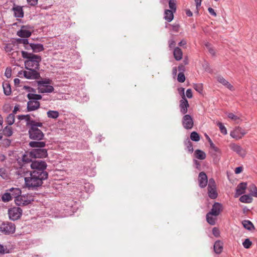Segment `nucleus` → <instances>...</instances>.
<instances>
[{"instance_id": "1", "label": "nucleus", "mask_w": 257, "mask_h": 257, "mask_svg": "<svg viewBox=\"0 0 257 257\" xmlns=\"http://www.w3.org/2000/svg\"><path fill=\"white\" fill-rule=\"evenodd\" d=\"M29 146L36 148L29 153L32 158H45L48 156L47 150L43 148L46 146L45 142H30Z\"/></svg>"}, {"instance_id": "2", "label": "nucleus", "mask_w": 257, "mask_h": 257, "mask_svg": "<svg viewBox=\"0 0 257 257\" xmlns=\"http://www.w3.org/2000/svg\"><path fill=\"white\" fill-rule=\"evenodd\" d=\"M21 53L22 57L27 59L24 62L26 69L32 68L39 70L40 63L42 60L40 56L25 51H22Z\"/></svg>"}, {"instance_id": "3", "label": "nucleus", "mask_w": 257, "mask_h": 257, "mask_svg": "<svg viewBox=\"0 0 257 257\" xmlns=\"http://www.w3.org/2000/svg\"><path fill=\"white\" fill-rule=\"evenodd\" d=\"M30 177L25 178V183L29 188L36 189L41 186L43 184V181L46 180L48 178L43 177L35 172H31Z\"/></svg>"}, {"instance_id": "4", "label": "nucleus", "mask_w": 257, "mask_h": 257, "mask_svg": "<svg viewBox=\"0 0 257 257\" xmlns=\"http://www.w3.org/2000/svg\"><path fill=\"white\" fill-rule=\"evenodd\" d=\"M47 167V165L45 161L43 160H35L31 164V167L33 170L31 172H35L38 173L40 176L42 175L43 177L48 178V173L45 170Z\"/></svg>"}, {"instance_id": "5", "label": "nucleus", "mask_w": 257, "mask_h": 257, "mask_svg": "<svg viewBox=\"0 0 257 257\" xmlns=\"http://www.w3.org/2000/svg\"><path fill=\"white\" fill-rule=\"evenodd\" d=\"M42 126L43 123L39 122L29 128L28 134L30 139L36 140V142H41L40 141L42 140L44 138V134L41 130L38 128V127H41Z\"/></svg>"}, {"instance_id": "6", "label": "nucleus", "mask_w": 257, "mask_h": 257, "mask_svg": "<svg viewBox=\"0 0 257 257\" xmlns=\"http://www.w3.org/2000/svg\"><path fill=\"white\" fill-rule=\"evenodd\" d=\"M27 69L28 71L20 72L19 74L21 75L23 73L26 78L30 79H38L41 77L40 73L38 72L39 70L32 68Z\"/></svg>"}, {"instance_id": "7", "label": "nucleus", "mask_w": 257, "mask_h": 257, "mask_svg": "<svg viewBox=\"0 0 257 257\" xmlns=\"http://www.w3.org/2000/svg\"><path fill=\"white\" fill-rule=\"evenodd\" d=\"M15 229V224L12 222H4L0 226V231L6 235L14 233Z\"/></svg>"}, {"instance_id": "8", "label": "nucleus", "mask_w": 257, "mask_h": 257, "mask_svg": "<svg viewBox=\"0 0 257 257\" xmlns=\"http://www.w3.org/2000/svg\"><path fill=\"white\" fill-rule=\"evenodd\" d=\"M8 214L10 219L12 220L19 219L22 214V209L18 207H14L9 209Z\"/></svg>"}, {"instance_id": "9", "label": "nucleus", "mask_w": 257, "mask_h": 257, "mask_svg": "<svg viewBox=\"0 0 257 257\" xmlns=\"http://www.w3.org/2000/svg\"><path fill=\"white\" fill-rule=\"evenodd\" d=\"M33 201L31 196L28 195H20L17 199H15V203L18 206H25L31 203Z\"/></svg>"}, {"instance_id": "10", "label": "nucleus", "mask_w": 257, "mask_h": 257, "mask_svg": "<svg viewBox=\"0 0 257 257\" xmlns=\"http://www.w3.org/2000/svg\"><path fill=\"white\" fill-rule=\"evenodd\" d=\"M183 127L186 130L191 129L194 125V121L192 117L189 114H185L182 120Z\"/></svg>"}, {"instance_id": "11", "label": "nucleus", "mask_w": 257, "mask_h": 257, "mask_svg": "<svg viewBox=\"0 0 257 257\" xmlns=\"http://www.w3.org/2000/svg\"><path fill=\"white\" fill-rule=\"evenodd\" d=\"M246 133V131L241 127L237 126L233 131L231 132L230 136L236 140H239L242 138Z\"/></svg>"}, {"instance_id": "12", "label": "nucleus", "mask_w": 257, "mask_h": 257, "mask_svg": "<svg viewBox=\"0 0 257 257\" xmlns=\"http://www.w3.org/2000/svg\"><path fill=\"white\" fill-rule=\"evenodd\" d=\"M223 210L222 204L219 202H215L209 211V214H212L215 217L218 216Z\"/></svg>"}, {"instance_id": "13", "label": "nucleus", "mask_w": 257, "mask_h": 257, "mask_svg": "<svg viewBox=\"0 0 257 257\" xmlns=\"http://www.w3.org/2000/svg\"><path fill=\"white\" fill-rule=\"evenodd\" d=\"M230 149L233 151L236 152L238 155L244 157L246 155V151L241 146L234 143H231L229 145Z\"/></svg>"}, {"instance_id": "14", "label": "nucleus", "mask_w": 257, "mask_h": 257, "mask_svg": "<svg viewBox=\"0 0 257 257\" xmlns=\"http://www.w3.org/2000/svg\"><path fill=\"white\" fill-rule=\"evenodd\" d=\"M198 182L199 186L201 188H204L207 186L208 178L205 172H201L199 174Z\"/></svg>"}, {"instance_id": "15", "label": "nucleus", "mask_w": 257, "mask_h": 257, "mask_svg": "<svg viewBox=\"0 0 257 257\" xmlns=\"http://www.w3.org/2000/svg\"><path fill=\"white\" fill-rule=\"evenodd\" d=\"M40 106V103L38 101L29 100L27 102V111H32L38 109Z\"/></svg>"}, {"instance_id": "16", "label": "nucleus", "mask_w": 257, "mask_h": 257, "mask_svg": "<svg viewBox=\"0 0 257 257\" xmlns=\"http://www.w3.org/2000/svg\"><path fill=\"white\" fill-rule=\"evenodd\" d=\"M189 104L186 98H183L180 100L179 107L180 112L183 114H186L188 111Z\"/></svg>"}, {"instance_id": "17", "label": "nucleus", "mask_w": 257, "mask_h": 257, "mask_svg": "<svg viewBox=\"0 0 257 257\" xmlns=\"http://www.w3.org/2000/svg\"><path fill=\"white\" fill-rule=\"evenodd\" d=\"M14 16L16 18H22L24 17V11L22 7L14 5L12 8Z\"/></svg>"}, {"instance_id": "18", "label": "nucleus", "mask_w": 257, "mask_h": 257, "mask_svg": "<svg viewBox=\"0 0 257 257\" xmlns=\"http://www.w3.org/2000/svg\"><path fill=\"white\" fill-rule=\"evenodd\" d=\"M38 92L39 93H51L54 90V87L51 85H44V86H38Z\"/></svg>"}, {"instance_id": "19", "label": "nucleus", "mask_w": 257, "mask_h": 257, "mask_svg": "<svg viewBox=\"0 0 257 257\" xmlns=\"http://www.w3.org/2000/svg\"><path fill=\"white\" fill-rule=\"evenodd\" d=\"M217 80L219 83H221L222 85L225 86L230 90H234L233 86L230 83H229L226 80H225L222 76H217Z\"/></svg>"}, {"instance_id": "20", "label": "nucleus", "mask_w": 257, "mask_h": 257, "mask_svg": "<svg viewBox=\"0 0 257 257\" xmlns=\"http://www.w3.org/2000/svg\"><path fill=\"white\" fill-rule=\"evenodd\" d=\"M25 27L26 26H23L21 29L17 32V35L21 38H28L32 34L30 31L24 29Z\"/></svg>"}, {"instance_id": "21", "label": "nucleus", "mask_w": 257, "mask_h": 257, "mask_svg": "<svg viewBox=\"0 0 257 257\" xmlns=\"http://www.w3.org/2000/svg\"><path fill=\"white\" fill-rule=\"evenodd\" d=\"M214 250L217 254H220L223 249V243L221 241L218 240L216 241L214 244Z\"/></svg>"}, {"instance_id": "22", "label": "nucleus", "mask_w": 257, "mask_h": 257, "mask_svg": "<svg viewBox=\"0 0 257 257\" xmlns=\"http://www.w3.org/2000/svg\"><path fill=\"white\" fill-rule=\"evenodd\" d=\"M208 195L212 199H216L218 197V193L216 190V187L209 188L207 187Z\"/></svg>"}, {"instance_id": "23", "label": "nucleus", "mask_w": 257, "mask_h": 257, "mask_svg": "<svg viewBox=\"0 0 257 257\" xmlns=\"http://www.w3.org/2000/svg\"><path fill=\"white\" fill-rule=\"evenodd\" d=\"M247 187V183L242 182L239 184L236 189V194L238 195H241L244 193V190Z\"/></svg>"}, {"instance_id": "24", "label": "nucleus", "mask_w": 257, "mask_h": 257, "mask_svg": "<svg viewBox=\"0 0 257 257\" xmlns=\"http://www.w3.org/2000/svg\"><path fill=\"white\" fill-rule=\"evenodd\" d=\"M173 55L175 59L177 61H179L182 58L183 53L180 48L176 47L174 49Z\"/></svg>"}, {"instance_id": "25", "label": "nucleus", "mask_w": 257, "mask_h": 257, "mask_svg": "<svg viewBox=\"0 0 257 257\" xmlns=\"http://www.w3.org/2000/svg\"><path fill=\"white\" fill-rule=\"evenodd\" d=\"M9 190L11 192L12 198L14 197L15 199H17L22 193L21 190L18 188H11Z\"/></svg>"}, {"instance_id": "26", "label": "nucleus", "mask_w": 257, "mask_h": 257, "mask_svg": "<svg viewBox=\"0 0 257 257\" xmlns=\"http://www.w3.org/2000/svg\"><path fill=\"white\" fill-rule=\"evenodd\" d=\"M174 13L170 10H166L164 13V19L168 22H171L174 18Z\"/></svg>"}, {"instance_id": "27", "label": "nucleus", "mask_w": 257, "mask_h": 257, "mask_svg": "<svg viewBox=\"0 0 257 257\" xmlns=\"http://www.w3.org/2000/svg\"><path fill=\"white\" fill-rule=\"evenodd\" d=\"M4 92L6 95L9 96L12 93L10 84L8 82H4L3 83Z\"/></svg>"}, {"instance_id": "28", "label": "nucleus", "mask_w": 257, "mask_h": 257, "mask_svg": "<svg viewBox=\"0 0 257 257\" xmlns=\"http://www.w3.org/2000/svg\"><path fill=\"white\" fill-rule=\"evenodd\" d=\"M25 119L26 121V126H28V128H30L31 126L35 125L36 123L39 122L32 119L30 114L26 115Z\"/></svg>"}, {"instance_id": "29", "label": "nucleus", "mask_w": 257, "mask_h": 257, "mask_svg": "<svg viewBox=\"0 0 257 257\" xmlns=\"http://www.w3.org/2000/svg\"><path fill=\"white\" fill-rule=\"evenodd\" d=\"M32 51L34 53H38L44 50V46L41 44L32 43Z\"/></svg>"}, {"instance_id": "30", "label": "nucleus", "mask_w": 257, "mask_h": 257, "mask_svg": "<svg viewBox=\"0 0 257 257\" xmlns=\"http://www.w3.org/2000/svg\"><path fill=\"white\" fill-rule=\"evenodd\" d=\"M216 217L214 216L212 214H209V212L206 214V218L207 222L211 225H214L216 223L217 220Z\"/></svg>"}, {"instance_id": "31", "label": "nucleus", "mask_w": 257, "mask_h": 257, "mask_svg": "<svg viewBox=\"0 0 257 257\" xmlns=\"http://www.w3.org/2000/svg\"><path fill=\"white\" fill-rule=\"evenodd\" d=\"M194 156L196 158L199 160H204L206 158V154L201 150H196L194 153Z\"/></svg>"}, {"instance_id": "32", "label": "nucleus", "mask_w": 257, "mask_h": 257, "mask_svg": "<svg viewBox=\"0 0 257 257\" xmlns=\"http://www.w3.org/2000/svg\"><path fill=\"white\" fill-rule=\"evenodd\" d=\"M27 98L30 100L38 101L42 99V96L40 94L28 93Z\"/></svg>"}, {"instance_id": "33", "label": "nucleus", "mask_w": 257, "mask_h": 257, "mask_svg": "<svg viewBox=\"0 0 257 257\" xmlns=\"http://www.w3.org/2000/svg\"><path fill=\"white\" fill-rule=\"evenodd\" d=\"M47 114L49 118L53 119H56L59 116V112L56 110H49Z\"/></svg>"}, {"instance_id": "34", "label": "nucleus", "mask_w": 257, "mask_h": 257, "mask_svg": "<svg viewBox=\"0 0 257 257\" xmlns=\"http://www.w3.org/2000/svg\"><path fill=\"white\" fill-rule=\"evenodd\" d=\"M252 199L251 197L249 195H243L241 196L239 198V200L240 202L246 203H249L251 202Z\"/></svg>"}, {"instance_id": "35", "label": "nucleus", "mask_w": 257, "mask_h": 257, "mask_svg": "<svg viewBox=\"0 0 257 257\" xmlns=\"http://www.w3.org/2000/svg\"><path fill=\"white\" fill-rule=\"evenodd\" d=\"M184 144H185V146L186 147L188 152L190 153H192L194 150H193V148L192 143L190 141V140L189 139H187L184 141Z\"/></svg>"}, {"instance_id": "36", "label": "nucleus", "mask_w": 257, "mask_h": 257, "mask_svg": "<svg viewBox=\"0 0 257 257\" xmlns=\"http://www.w3.org/2000/svg\"><path fill=\"white\" fill-rule=\"evenodd\" d=\"M243 227L247 230H251L252 228H254V226L249 220H243L242 222Z\"/></svg>"}, {"instance_id": "37", "label": "nucleus", "mask_w": 257, "mask_h": 257, "mask_svg": "<svg viewBox=\"0 0 257 257\" xmlns=\"http://www.w3.org/2000/svg\"><path fill=\"white\" fill-rule=\"evenodd\" d=\"M3 135L6 137H10L13 134L12 128L9 126H6L3 131Z\"/></svg>"}, {"instance_id": "38", "label": "nucleus", "mask_w": 257, "mask_h": 257, "mask_svg": "<svg viewBox=\"0 0 257 257\" xmlns=\"http://www.w3.org/2000/svg\"><path fill=\"white\" fill-rule=\"evenodd\" d=\"M29 152H27L25 154H24L22 156V161L24 163H28L30 162H32L33 161L32 160L31 157H30L29 154Z\"/></svg>"}, {"instance_id": "39", "label": "nucleus", "mask_w": 257, "mask_h": 257, "mask_svg": "<svg viewBox=\"0 0 257 257\" xmlns=\"http://www.w3.org/2000/svg\"><path fill=\"white\" fill-rule=\"evenodd\" d=\"M2 200L4 202H7L12 200V196L10 193H5L2 197Z\"/></svg>"}, {"instance_id": "40", "label": "nucleus", "mask_w": 257, "mask_h": 257, "mask_svg": "<svg viewBox=\"0 0 257 257\" xmlns=\"http://www.w3.org/2000/svg\"><path fill=\"white\" fill-rule=\"evenodd\" d=\"M52 81L48 78L45 79L43 80H40L37 81L38 86H44V85H47V84H51L52 83Z\"/></svg>"}, {"instance_id": "41", "label": "nucleus", "mask_w": 257, "mask_h": 257, "mask_svg": "<svg viewBox=\"0 0 257 257\" xmlns=\"http://www.w3.org/2000/svg\"><path fill=\"white\" fill-rule=\"evenodd\" d=\"M0 176L5 180L9 179V175L6 169L4 168H0Z\"/></svg>"}, {"instance_id": "42", "label": "nucleus", "mask_w": 257, "mask_h": 257, "mask_svg": "<svg viewBox=\"0 0 257 257\" xmlns=\"http://www.w3.org/2000/svg\"><path fill=\"white\" fill-rule=\"evenodd\" d=\"M190 139L195 142H198L200 137L199 134L196 132H193L190 134Z\"/></svg>"}, {"instance_id": "43", "label": "nucleus", "mask_w": 257, "mask_h": 257, "mask_svg": "<svg viewBox=\"0 0 257 257\" xmlns=\"http://www.w3.org/2000/svg\"><path fill=\"white\" fill-rule=\"evenodd\" d=\"M15 115L13 113L9 114L7 117L6 121L9 125L13 124L15 122Z\"/></svg>"}, {"instance_id": "44", "label": "nucleus", "mask_w": 257, "mask_h": 257, "mask_svg": "<svg viewBox=\"0 0 257 257\" xmlns=\"http://www.w3.org/2000/svg\"><path fill=\"white\" fill-rule=\"evenodd\" d=\"M169 7L173 12H176V0H169Z\"/></svg>"}, {"instance_id": "45", "label": "nucleus", "mask_w": 257, "mask_h": 257, "mask_svg": "<svg viewBox=\"0 0 257 257\" xmlns=\"http://www.w3.org/2000/svg\"><path fill=\"white\" fill-rule=\"evenodd\" d=\"M252 244V242L249 239L246 238L243 242L242 245L245 248H249Z\"/></svg>"}, {"instance_id": "46", "label": "nucleus", "mask_w": 257, "mask_h": 257, "mask_svg": "<svg viewBox=\"0 0 257 257\" xmlns=\"http://www.w3.org/2000/svg\"><path fill=\"white\" fill-rule=\"evenodd\" d=\"M27 38H18L16 39V42L19 44H23V46L27 44V43L29 42V40L26 39Z\"/></svg>"}, {"instance_id": "47", "label": "nucleus", "mask_w": 257, "mask_h": 257, "mask_svg": "<svg viewBox=\"0 0 257 257\" xmlns=\"http://www.w3.org/2000/svg\"><path fill=\"white\" fill-rule=\"evenodd\" d=\"M208 142L209 143L210 148L212 150H213L214 151H215V152H220L219 149L215 146V145L213 144V143L212 142L211 140L210 139V138H208Z\"/></svg>"}, {"instance_id": "48", "label": "nucleus", "mask_w": 257, "mask_h": 257, "mask_svg": "<svg viewBox=\"0 0 257 257\" xmlns=\"http://www.w3.org/2000/svg\"><path fill=\"white\" fill-rule=\"evenodd\" d=\"M193 88L194 89L201 93L203 91V86L202 84H195L194 85Z\"/></svg>"}, {"instance_id": "49", "label": "nucleus", "mask_w": 257, "mask_h": 257, "mask_svg": "<svg viewBox=\"0 0 257 257\" xmlns=\"http://www.w3.org/2000/svg\"><path fill=\"white\" fill-rule=\"evenodd\" d=\"M218 127H219L220 131L221 133L223 135L227 134V130L225 127L223 125V124L221 122H218L217 124Z\"/></svg>"}, {"instance_id": "50", "label": "nucleus", "mask_w": 257, "mask_h": 257, "mask_svg": "<svg viewBox=\"0 0 257 257\" xmlns=\"http://www.w3.org/2000/svg\"><path fill=\"white\" fill-rule=\"evenodd\" d=\"M8 253H9V250L7 247L0 244V254H4Z\"/></svg>"}, {"instance_id": "51", "label": "nucleus", "mask_w": 257, "mask_h": 257, "mask_svg": "<svg viewBox=\"0 0 257 257\" xmlns=\"http://www.w3.org/2000/svg\"><path fill=\"white\" fill-rule=\"evenodd\" d=\"M177 80L179 82H184L185 81V76L184 73H179Z\"/></svg>"}, {"instance_id": "52", "label": "nucleus", "mask_w": 257, "mask_h": 257, "mask_svg": "<svg viewBox=\"0 0 257 257\" xmlns=\"http://www.w3.org/2000/svg\"><path fill=\"white\" fill-rule=\"evenodd\" d=\"M14 46H13L11 44H8L5 47V51L8 53H10L12 51L14 50L13 48Z\"/></svg>"}, {"instance_id": "53", "label": "nucleus", "mask_w": 257, "mask_h": 257, "mask_svg": "<svg viewBox=\"0 0 257 257\" xmlns=\"http://www.w3.org/2000/svg\"><path fill=\"white\" fill-rule=\"evenodd\" d=\"M216 187V183L213 178H210L208 181V187Z\"/></svg>"}, {"instance_id": "54", "label": "nucleus", "mask_w": 257, "mask_h": 257, "mask_svg": "<svg viewBox=\"0 0 257 257\" xmlns=\"http://www.w3.org/2000/svg\"><path fill=\"white\" fill-rule=\"evenodd\" d=\"M227 116L228 118L234 121H236L239 119V117H238L237 115H235L233 113H229Z\"/></svg>"}, {"instance_id": "55", "label": "nucleus", "mask_w": 257, "mask_h": 257, "mask_svg": "<svg viewBox=\"0 0 257 257\" xmlns=\"http://www.w3.org/2000/svg\"><path fill=\"white\" fill-rule=\"evenodd\" d=\"M178 90L179 93L181 96L182 99L186 98L185 93H184L185 89L183 87H180L178 89Z\"/></svg>"}, {"instance_id": "56", "label": "nucleus", "mask_w": 257, "mask_h": 257, "mask_svg": "<svg viewBox=\"0 0 257 257\" xmlns=\"http://www.w3.org/2000/svg\"><path fill=\"white\" fill-rule=\"evenodd\" d=\"M212 233L215 237H219L220 235L219 230L216 227H214L212 229Z\"/></svg>"}, {"instance_id": "57", "label": "nucleus", "mask_w": 257, "mask_h": 257, "mask_svg": "<svg viewBox=\"0 0 257 257\" xmlns=\"http://www.w3.org/2000/svg\"><path fill=\"white\" fill-rule=\"evenodd\" d=\"M12 75V70L10 68H7L5 71V76L7 78H10Z\"/></svg>"}, {"instance_id": "58", "label": "nucleus", "mask_w": 257, "mask_h": 257, "mask_svg": "<svg viewBox=\"0 0 257 257\" xmlns=\"http://www.w3.org/2000/svg\"><path fill=\"white\" fill-rule=\"evenodd\" d=\"M29 5L31 6H35L38 4V0H27Z\"/></svg>"}, {"instance_id": "59", "label": "nucleus", "mask_w": 257, "mask_h": 257, "mask_svg": "<svg viewBox=\"0 0 257 257\" xmlns=\"http://www.w3.org/2000/svg\"><path fill=\"white\" fill-rule=\"evenodd\" d=\"M32 43H29V42H28L27 43V44H26L24 46L25 49L27 50H32Z\"/></svg>"}, {"instance_id": "60", "label": "nucleus", "mask_w": 257, "mask_h": 257, "mask_svg": "<svg viewBox=\"0 0 257 257\" xmlns=\"http://www.w3.org/2000/svg\"><path fill=\"white\" fill-rule=\"evenodd\" d=\"M186 96L188 98H191L193 97L192 90L191 89H188L186 91Z\"/></svg>"}, {"instance_id": "61", "label": "nucleus", "mask_w": 257, "mask_h": 257, "mask_svg": "<svg viewBox=\"0 0 257 257\" xmlns=\"http://www.w3.org/2000/svg\"><path fill=\"white\" fill-rule=\"evenodd\" d=\"M195 2L197 9L196 13L198 14V8L201 6L202 0H195Z\"/></svg>"}, {"instance_id": "62", "label": "nucleus", "mask_w": 257, "mask_h": 257, "mask_svg": "<svg viewBox=\"0 0 257 257\" xmlns=\"http://www.w3.org/2000/svg\"><path fill=\"white\" fill-rule=\"evenodd\" d=\"M176 45L175 41L173 39H171L169 41V45L170 48H174Z\"/></svg>"}, {"instance_id": "63", "label": "nucleus", "mask_w": 257, "mask_h": 257, "mask_svg": "<svg viewBox=\"0 0 257 257\" xmlns=\"http://www.w3.org/2000/svg\"><path fill=\"white\" fill-rule=\"evenodd\" d=\"M178 70L180 71L179 73H184L185 70V67L183 64H180L178 66Z\"/></svg>"}, {"instance_id": "64", "label": "nucleus", "mask_w": 257, "mask_h": 257, "mask_svg": "<svg viewBox=\"0 0 257 257\" xmlns=\"http://www.w3.org/2000/svg\"><path fill=\"white\" fill-rule=\"evenodd\" d=\"M208 11L209 13V14L211 15H212L214 17L216 16V13L215 12L214 10L213 9H212V8H209L208 9Z\"/></svg>"}]
</instances>
